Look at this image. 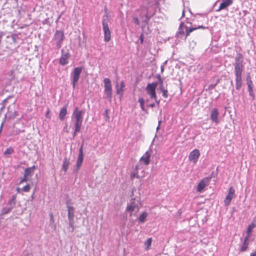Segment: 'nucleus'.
Listing matches in <instances>:
<instances>
[{
    "mask_svg": "<svg viewBox=\"0 0 256 256\" xmlns=\"http://www.w3.org/2000/svg\"><path fill=\"white\" fill-rule=\"evenodd\" d=\"M155 106V104L154 103L150 104L148 105V106H150L152 108H153Z\"/></svg>",
    "mask_w": 256,
    "mask_h": 256,
    "instance_id": "46",
    "label": "nucleus"
},
{
    "mask_svg": "<svg viewBox=\"0 0 256 256\" xmlns=\"http://www.w3.org/2000/svg\"><path fill=\"white\" fill-rule=\"evenodd\" d=\"M158 82V84L159 83L160 84H164L162 80H160L159 81L158 80V82Z\"/></svg>",
    "mask_w": 256,
    "mask_h": 256,
    "instance_id": "52",
    "label": "nucleus"
},
{
    "mask_svg": "<svg viewBox=\"0 0 256 256\" xmlns=\"http://www.w3.org/2000/svg\"><path fill=\"white\" fill-rule=\"evenodd\" d=\"M49 216H50V226H52V228L54 230H55L56 228V224L54 223V218L52 213V212H50V214H49Z\"/></svg>",
    "mask_w": 256,
    "mask_h": 256,
    "instance_id": "25",
    "label": "nucleus"
},
{
    "mask_svg": "<svg viewBox=\"0 0 256 256\" xmlns=\"http://www.w3.org/2000/svg\"><path fill=\"white\" fill-rule=\"evenodd\" d=\"M247 85H248V86H252V81L250 80H247Z\"/></svg>",
    "mask_w": 256,
    "mask_h": 256,
    "instance_id": "42",
    "label": "nucleus"
},
{
    "mask_svg": "<svg viewBox=\"0 0 256 256\" xmlns=\"http://www.w3.org/2000/svg\"><path fill=\"white\" fill-rule=\"evenodd\" d=\"M138 102L140 104V108H141L142 110L143 111H146V110H145L144 107V98H139L138 100Z\"/></svg>",
    "mask_w": 256,
    "mask_h": 256,
    "instance_id": "29",
    "label": "nucleus"
},
{
    "mask_svg": "<svg viewBox=\"0 0 256 256\" xmlns=\"http://www.w3.org/2000/svg\"><path fill=\"white\" fill-rule=\"evenodd\" d=\"M144 40V34H142L140 36V42L141 44H143Z\"/></svg>",
    "mask_w": 256,
    "mask_h": 256,
    "instance_id": "38",
    "label": "nucleus"
},
{
    "mask_svg": "<svg viewBox=\"0 0 256 256\" xmlns=\"http://www.w3.org/2000/svg\"><path fill=\"white\" fill-rule=\"evenodd\" d=\"M184 27H185V28L186 29V37H188L190 35V33L191 32H192V31H194V30H197L198 28H202V29H206V27H204V26H198L197 28H188L186 26H185Z\"/></svg>",
    "mask_w": 256,
    "mask_h": 256,
    "instance_id": "21",
    "label": "nucleus"
},
{
    "mask_svg": "<svg viewBox=\"0 0 256 256\" xmlns=\"http://www.w3.org/2000/svg\"><path fill=\"white\" fill-rule=\"evenodd\" d=\"M104 11L105 12V14L103 16L102 20H104V19L106 20L107 19V22H108L109 19H108V10L106 7L104 8Z\"/></svg>",
    "mask_w": 256,
    "mask_h": 256,
    "instance_id": "32",
    "label": "nucleus"
},
{
    "mask_svg": "<svg viewBox=\"0 0 256 256\" xmlns=\"http://www.w3.org/2000/svg\"><path fill=\"white\" fill-rule=\"evenodd\" d=\"M211 180V177H206L201 180L197 186V191L201 192L207 185Z\"/></svg>",
    "mask_w": 256,
    "mask_h": 256,
    "instance_id": "13",
    "label": "nucleus"
},
{
    "mask_svg": "<svg viewBox=\"0 0 256 256\" xmlns=\"http://www.w3.org/2000/svg\"><path fill=\"white\" fill-rule=\"evenodd\" d=\"M108 22H107V19L102 20V28L104 35V40L106 42H108L111 38L110 31L108 26Z\"/></svg>",
    "mask_w": 256,
    "mask_h": 256,
    "instance_id": "10",
    "label": "nucleus"
},
{
    "mask_svg": "<svg viewBox=\"0 0 256 256\" xmlns=\"http://www.w3.org/2000/svg\"><path fill=\"white\" fill-rule=\"evenodd\" d=\"M124 83L123 81H122L120 82V87H118V83L116 82V86H117V90H116V93L118 94H122V92L124 90Z\"/></svg>",
    "mask_w": 256,
    "mask_h": 256,
    "instance_id": "23",
    "label": "nucleus"
},
{
    "mask_svg": "<svg viewBox=\"0 0 256 256\" xmlns=\"http://www.w3.org/2000/svg\"><path fill=\"white\" fill-rule=\"evenodd\" d=\"M162 96L165 98H168V90L166 89L162 91Z\"/></svg>",
    "mask_w": 256,
    "mask_h": 256,
    "instance_id": "36",
    "label": "nucleus"
},
{
    "mask_svg": "<svg viewBox=\"0 0 256 256\" xmlns=\"http://www.w3.org/2000/svg\"><path fill=\"white\" fill-rule=\"evenodd\" d=\"M12 98V96H9L6 98L4 100L3 102L4 103V104H5L10 98Z\"/></svg>",
    "mask_w": 256,
    "mask_h": 256,
    "instance_id": "43",
    "label": "nucleus"
},
{
    "mask_svg": "<svg viewBox=\"0 0 256 256\" xmlns=\"http://www.w3.org/2000/svg\"><path fill=\"white\" fill-rule=\"evenodd\" d=\"M67 114V106L64 105L60 110L59 114V118L62 121L64 120L65 116Z\"/></svg>",
    "mask_w": 256,
    "mask_h": 256,
    "instance_id": "20",
    "label": "nucleus"
},
{
    "mask_svg": "<svg viewBox=\"0 0 256 256\" xmlns=\"http://www.w3.org/2000/svg\"><path fill=\"white\" fill-rule=\"evenodd\" d=\"M254 227V226H252V225H250V226L248 228V230H247V232L248 234H250L252 232V228Z\"/></svg>",
    "mask_w": 256,
    "mask_h": 256,
    "instance_id": "37",
    "label": "nucleus"
},
{
    "mask_svg": "<svg viewBox=\"0 0 256 256\" xmlns=\"http://www.w3.org/2000/svg\"><path fill=\"white\" fill-rule=\"evenodd\" d=\"M76 126H75L74 134V135H73V138H74L76 136V133L80 131V128H79L78 130L77 131H76Z\"/></svg>",
    "mask_w": 256,
    "mask_h": 256,
    "instance_id": "40",
    "label": "nucleus"
},
{
    "mask_svg": "<svg viewBox=\"0 0 256 256\" xmlns=\"http://www.w3.org/2000/svg\"><path fill=\"white\" fill-rule=\"evenodd\" d=\"M83 112L79 110L78 107L75 108L73 112L72 117L75 119V126L76 127V131L82 126L83 120Z\"/></svg>",
    "mask_w": 256,
    "mask_h": 256,
    "instance_id": "4",
    "label": "nucleus"
},
{
    "mask_svg": "<svg viewBox=\"0 0 256 256\" xmlns=\"http://www.w3.org/2000/svg\"><path fill=\"white\" fill-rule=\"evenodd\" d=\"M35 169V166H34L32 167L27 168L24 170V174L28 177L30 176Z\"/></svg>",
    "mask_w": 256,
    "mask_h": 256,
    "instance_id": "24",
    "label": "nucleus"
},
{
    "mask_svg": "<svg viewBox=\"0 0 256 256\" xmlns=\"http://www.w3.org/2000/svg\"><path fill=\"white\" fill-rule=\"evenodd\" d=\"M159 88L160 90L162 92L164 90H166V88H164V84H160V87H159Z\"/></svg>",
    "mask_w": 256,
    "mask_h": 256,
    "instance_id": "41",
    "label": "nucleus"
},
{
    "mask_svg": "<svg viewBox=\"0 0 256 256\" xmlns=\"http://www.w3.org/2000/svg\"><path fill=\"white\" fill-rule=\"evenodd\" d=\"M70 164V161L67 158H65L64 160L63 164H62V168L64 170V172H66L67 170L68 169V166Z\"/></svg>",
    "mask_w": 256,
    "mask_h": 256,
    "instance_id": "26",
    "label": "nucleus"
},
{
    "mask_svg": "<svg viewBox=\"0 0 256 256\" xmlns=\"http://www.w3.org/2000/svg\"><path fill=\"white\" fill-rule=\"evenodd\" d=\"M49 112H50V111H49V110H48V111L47 112L46 114V116L47 118H48V115Z\"/></svg>",
    "mask_w": 256,
    "mask_h": 256,
    "instance_id": "58",
    "label": "nucleus"
},
{
    "mask_svg": "<svg viewBox=\"0 0 256 256\" xmlns=\"http://www.w3.org/2000/svg\"><path fill=\"white\" fill-rule=\"evenodd\" d=\"M83 146H84V144H82L81 145V146H80V150H79V154H80V150H82V152H83Z\"/></svg>",
    "mask_w": 256,
    "mask_h": 256,
    "instance_id": "47",
    "label": "nucleus"
},
{
    "mask_svg": "<svg viewBox=\"0 0 256 256\" xmlns=\"http://www.w3.org/2000/svg\"><path fill=\"white\" fill-rule=\"evenodd\" d=\"M243 56L240 53L236 54L234 64V74L236 76V88L237 90H240L242 86V72L243 70Z\"/></svg>",
    "mask_w": 256,
    "mask_h": 256,
    "instance_id": "1",
    "label": "nucleus"
},
{
    "mask_svg": "<svg viewBox=\"0 0 256 256\" xmlns=\"http://www.w3.org/2000/svg\"><path fill=\"white\" fill-rule=\"evenodd\" d=\"M157 78L158 79V80L159 81L160 80H162V78H161V76H160V74H158L157 75Z\"/></svg>",
    "mask_w": 256,
    "mask_h": 256,
    "instance_id": "51",
    "label": "nucleus"
},
{
    "mask_svg": "<svg viewBox=\"0 0 256 256\" xmlns=\"http://www.w3.org/2000/svg\"><path fill=\"white\" fill-rule=\"evenodd\" d=\"M30 184H26V186H24L22 188V190L23 191L25 192H28L30 191Z\"/></svg>",
    "mask_w": 256,
    "mask_h": 256,
    "instance_id": "34",
    "label": "nucleus"
},
{
    "mask_svg": "<svg viewBox=\"0 0 256 256\" xmlns=\"http://www.w3.org/2000/svg\"><path fill=\"white\" fill-rule=\"evenodd\" d=\"M16 194H14L8 200L6 206L3 208L1 210L2 214H6L10 213L12 210L15 207L16 204Z\"/></svg>",
    "mask_w": 256,
    "mask_h": 256,
    "instance_id": "3",
    "label": "nucleus"
},
{
    "mask_svg": "<svg viewBox=\"0 0 256 256\" xmlns=\"http://www.w3.org/2000/svg\"><path fill=\"white\" fill-rule=\"evenodd\" d=\"M200 156V152L198 150L195 149L192 151L189 155V160L195 164L197 162L198 158Z\"/></svg>",
    "mask_w": 256,
    "mask_h": 256,
    "instance_id": "14",
    "label": "nucleus"
},
{
    "mask_svg": "<svg viewBox=\"0 0 256 256\" xmlns=\"http://www.w3.org/2000/svg\"><path fill=\"white\" fill-rule=\"evenodd\" d=\"M104 94L106 95V98L110 100L111 99L112 96V84L110 80L108 78H105L104 80Z\"/></svg>",
    "mask_w": 256,
    "mask_h": 256,
    "instance_id": "7",
    "label": "nucleus"
},
{
    "mask_svg": "<svg viewBox=\"0 0 256 256\" xmlns=\"http://www.w3.org/2000/svg\"><path fill=\"white\" fill-rule=\"evenodd\" d=\"M133 21L136 24H138V25L139 24V20H138V18L137 17H134L133 18Z\"/></svg>",
    "mask_w": 256,
    "mask_h": 256,
    "instance_id": "39",
    "label": "nucleus"
},
{
    "mask_svg": "<svg viewBox=\"0 0 256 256\" xmlns=\"http://www.w3.org/2000/svg\"><path fill=\"white\" fill-rule=\"evenodd\" d=\"M150 152L146 151L143 156L140 158L139 163L144 162L146 166H148L150 164Z\"/></svg>",
    "mask_w": 256,
    "mask_h": 256,
    "instance_id": "16",
    "label": "nucleus"
},
{
    "mask_svg": "<svg viewBox=\"0 0 256 256\" xmlns=\"http://www.w3.org/2000/svg\"><path fill=\"white\" fill-rule=\"evenodd\" d=\"M156 4H150L148 7H142L140 10V18L142 22H148L150 19L154 14Z\"/></svg>",
    "mask_w": 256,
    "mask_h": 256,
    "instance_id": "2",
    "label": "nucleus"
},
{
    "mask_svg": "<svg viewBox=\"0 0 256 256\" xmlns=\"http://www.w3.org/2000/svg\"><path fill=\"white\" fill-rule=\"evenodd\" d=\"M160 122H161V121H160V120L158 121V127L156 128V130H158L159 129V128H160Z\"/></svg>",
    "mask_w": 256,
    "mask_h": 256,
    "instance_id": "54",
    "label": "nucleus"
},
{
    "mask_svg": "<svg viewBox=\"0 0 256 256\" xmlns=\"http://www.w3.org/2000/svg\"><path fill=\"white\" fill-rule=\"evenodd\" d=\"M147 216L148 213L146 212H143L138 218L139 222L141 223L144 222L145 221Z\"/></svg>",
    "mask_w": 256,
    "mask_h": 256,
    "instance_id": "27",
    "label": "nucleus"
},
{
    "mask_svg": "<svg viewBox=\"0 0 256 256\" xmlns=\"http://www.w3.org/2000/svg\"><path fill=\"white\" fill-rule=\"evenodd\" d=\"M70 54L68 50H62V56L60 59L59 63L62 65L64 66L68 62V59L70 58Z\"/></svg>",
    "mask_w": 256,
    "mask_h": 256,
    "instance_id": "12",
    "label": "nucleus"
},
{
    "mask_svg": "<svg viewBox=\"0 0 256 256\" xmlns=\"http://www.w3.org/2000/svg\"><path fill=\"white\" fill-rule=\"evenodd\" d=\"M14 152V148L12 147H9L4 151V156H7L12 154Z\"/></svg>",
    "mask_w": 256,
    "mask_h": 256,
    "instance_id": "28",
    "label": "nucleus"
},
{
    "mask_svg": "<svg viewBox=\"0 0 256 256\" xmlns=\"http://www.w3.org/2000/svg\"><path fill=\"white\" fill-rule=\"evenodd\" d=\"M164 70V66H161V72H163Z\"/></svg>",
    "mask_w": 256,
    "mask_h": 256,
    "instance_id": "56",
    "label": "nucleus"
},
{
    "mask_svg": "<svg viewBox=\"0 0 256 256\" xmlns=\"http://www.w3.org/2000/svg\"><path fill=\"white\" fill-rule=\"evenodd\" d=\"M158 85V82H152L148 84L146 90L147 94L150 96V98H156V89Z\"/></svg>",
    "mask_w": 256,
    "mask_h": 256,
    "instance_id": "8",
    "label": "nucleus"
},
{
    "mask_svg": "<svg viewBox=\"0 0 256 256\" xmlns=\"http://www.w3.org/2000/svg\"><path fill=\"white\" fill-rule=\"evenodd\" d=\"M235 193V190L232 186H231L229 189L228 194L226 195V198L224 200V204L226 206H228L230 204V202L234 196Z\"/></svg>",
    "mask_w": 256,
    "mask_h": 256,
    "instance_id": "15",
    "label": "nucleus"
},
{
    "mask_svg": "<svg viewBox=\"0 0 256 256\" xmlns=\"http://www.w3.org/2000/svg\"><path fill=\"white\" fill-rule=\"evenodd\" d=\"M250 256H256V252H255L252 253V254H250Z\"/></svg>",
    "mask_w": 256,
    "mask_h": 256,
    "instance_id": "55",
    "label": "nucleus"
},
{
    "mask_svg": "<svg viewBox=\"0 0 256 256\" xmlns=\"http://www.w3.org/2000/svg\"><path fill=\"white\" fill-rule=\"evenodd\" d=\"M28 176H26V174H24V176L23 178L20 180V183H22L23 182H26L28 180Z\"/></svg>",
    "mask_w": 256,
    "mask_h": 256,
    "instance_id": "35",
    "label": "nucleus"
},
{
    "mask_svg": "<svg viewBox=\"0 0 256 256\" xmlns=\"http://www.w3.org/2000/svg\"><path fill=\"white\" fill-rule=\"evenodd\" d=\"M84 160V152L82 150L80 152V154H78V158L76 160V172L79 170L81 166L82 163Z\"/></svg>",
    "mask_w": 256,
    "mask_h": 256,
    "instance_id": "18",
    "label": "nucleus"
},
{
    "mask_svg": "<svg viewBox=\"0 0 256 256\" xmlns=\"http://www.w3.org/2000/svg\"><path fill=\"white\" fill-rule=\"evenodd\" d=\"M248 92H249L250 95L254 98V93L253 90H250Z\"/></svg>",
    "mask_w": 256,
    "mask_h": 256,
    "instance_id": "44",
    "label": "nucleus"
},
{
    "mask_svg": "<svg viewBox=\"0 0 256 256\" xmlns=\"http://www.w3.org/2000/svg\"><path fill=\"white\" fill-rule=\"evenodd\" d=\"M156 103L158 105L160 104V100H157V96H156V98L154 99Z\"/></svg>",
    "mask_w": 256,
    "mask_h": 256,
    "instance_id": "49",
    "label": "nucleus"
},
{
    "mask_svg": "<svg viewBox=\"0 0 256 256\" xmlns=\"http://www.w3.org/2000/svg\"><path fill=\"white\" fill-rule=\"evenodd\" d=\"M232 4V0H222V2L220 4L218 9L217 10L218 12L226 8L227 6Z\"/></svg>",
    "mask_w": 256,
    "mask_h": 256,
    "instance_id": "19",
    "label": "nucleus"
},
{
    "mask_svg": "<svg viewBox=\"0 0 256 256\" xmlns=\"http://www.w3.org/2000/svg\"><path fill=\"white\" fill-rule=\"evenodd\" d=\"M64 33L62 30H56L54 34L53 40L56 42V49H59L64 39Z\"/></svg>",
    "mask_w": 256,
    "mask_h": 256,
    "instance_id": "5",
    "label": "nucleus"
},
{
    "mask_svg": "<svg viewBox=\"0 0 256 256\" xmlns=\"http://www.w3.org/2000/svg\"><path fill=\"white\" fill-rule=\"evenodd\" d=\"M66 207L68 208V219L69 222V226L70 227L72 228V232H73L74 227V207L69 206L68 204L66 205Z\"/></svg>",
    "mask_w": 256,
    "mask_h": 256,
    "instance_id": "9",
    "label": "nucleus"
},
{
    "mask_svg": "<svg viewBox=\"0 0 256 256\" xmlns=\"http://www.w3.org/2000/svg\"><path fill=\"white\" fill-rule=\"evenodd\" d=\"M218 112L217 108H214L210 112V119L211 120L216 123L218 124Z\"/></svg>",
    "mask_w": 256,
    "mask_h": 256,
    "instance_id": "17",
    "label": "nucleus"
},
{
    "mask_svg": "<svg viewBox=\"0 0 256 256\" xmlns=\"http://www.w3.org/2000/svg\"><path fill=\"white\" fill-rule=\"evenodd\" d=\"M152 242V238H150L148 239L146 241L144 242V245L146 246V249L148 250L150 246L151 245Z\"/></svg>",
    "mask_w": 256,
    "mask_h": 256,
    "instance_id": "30",
    "label": "nucleus"
},
{
    "mask_svg": "<svg viewBox=\"0 0 256 256\" xmlns=\"http://www.w3.org/2000/svg\"><path fill=\"white\" fill-rule=\"evenodd\" d=\"M82 67H76L74 68V70L72 74V84L74 88H75V86L80 79V74L82 72Z\"/></svg>",
    "mask_w": 256,
    "mask_h": 256,
    "instance_id": "6",
    "label": "nucleus"
},
{
    "mask_svg": "<svg viewBox=\"0 0 256 256\" xmlns=\"http://www.w3.org/2000/svg\"><path fill=\"white\" fill-rule=\"evenodd\" d=\"M135 177L137 178H140V176H139L138 174V172H134L130 174L131 179H134Z\"/></svg>",
    "mask_w": 256,
    "mask_h": 256,
    "instance_id": "33",
    "label": "nucleus"
},
{
    "mask_svg": "<svg viewBox=\"0 0 256 256\" xmlns=\"http://www.w3.org/2000/svg\"><path fill=\"white\" fill-rule=\"evenodd\" d=\"M248 91L253 90L252 86H248Z\"/></svg>",
    "mask_w": 256,
    "mask_h": 256,
    "instance_id": "53",
    "label": "nucleus"
},
{
    "mask_svg": "<svg viewBox=\"0 0 256 256\" xmlns=\"http://www.w3.org/2000/svg\"><path fill=\"white\" fill-rule=\"evenodd\" d=\"M185 26L184 22H181L178 28V31L177 32L176 34V36L178 38H182V36L184 34V31L183 30V27H184Z\"/></svg>",
    "mask_w": 256,
    "mask_h": 256,
    "instance_id": "22",
    "label": "nucleus"
},
{
    "mask_svg": "<svg viewBox=\"0 0 256 256\" xmlns=\"http://www.w3.org/2000/svg\"><path fill=\"white\" fill-rule=\"evenodd\" d=\"M139 210V207L136 202V198H132L130 203L128 205L126 208V211L130 212L131 216L132 214H136Z\"/></svg>",
    "mask_w": 256,
    "mask_h": 256,
    "instance_id": "11",
    "label": "nucleus"
},
{
    "mask_svg": "<svg viewBox=\"0 0 256 256\" xmlns=\"http://www.w3.org/2000/svg\"><path fill=\"white\" fill-rule=\"evenodd\" d=\"M64 130L66 133H68V128H67L66 126L64 128Z\"/></svg>",
    "mask_w": 256,
    "mask_h": 256,
    "instance_id": "50",
    "label": "nucleus"
},
{
    "mask_svg": "<svg viewBox=\"0 0 256 256\" xmlns=\"http://www.w3.org/2000/svg\"><path fill=\"white\" fill-rule=\"evenodd\" d=\"M248 242H244L240 248L241 252H244L246 250L248 247Z\"/></svg>",
    "mask_w": 256,
    "mask_h": 256,
    "instance_id": "31",
    "label": "nucleus"
},
{
    "mask_svg": "<svg viewBox=\"0 0 256 256\" xmlns=\"http://www.w3.org/2000/svg\"><path fill=\"white\" fill-rule=\"evenodd\" d=\"M14 72V71L13 70H11L10 71V74H11L12 75V74H13Z\"/></svg>",
    "mask_w": 256,
    "mask_h": 256,
    "instance_id": "57",
    "label": "nucleus"
},
{
    "mask_svg": "<svg viewBox=\"0 0 256 256\" xmlns=\"http://www.w3.org/2000/svg\"><path fill=\"white\" fill-rule=\"evenodd\" d=\"M249 237H250L249 234H248V235L246 236V238H244V242H248V239H249Z\"/></svg>",
    "mask_w": 256,
    "mask_h": 256,
    "instance_id": "45",
    "label": "nucleus"
},
{
    "mask_svg": "<svg viewBox=\"0 0 256 256\" xmlns=\"http://www.w3.org/2000/svg\"><path fill=\"white\" fill-rule=\"evenodd\" d=\"M140 168V165L139 164H137L136 167H135V171L136 172H137L138 170Z\"/></svg>",
    "mask_w": 256,
    "mask_h": 256,
    "instance_id": "48",
    "label": "nucleus"
}]
</instances>
